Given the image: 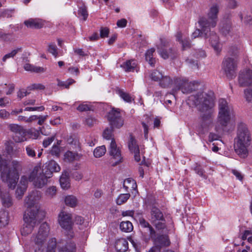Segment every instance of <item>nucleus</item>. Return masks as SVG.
<instances>
[{
    "mask_svg": "<svg viewBox=\"0 0 252 252\" xmlns=\"http://www.w3.org/2000/svg\"><path fill=\"white\" fill-rule=\"evenodd\" d=\"M22 50L21 48H17L16 49L12 50L10 53L4 55L2 58V61L4 62L7 59L13 58L18 52H20Z\"/></svg>",
    "mask_w": 252,
    "mask_h": 252,
    "instance_id": "obj_43",
    "label": "nucleus"
},
{
    "mask_svg": "<svg viewBox=\"0 0 252 252\" xmlns=\"http://www.w3.org/2000/svg\"><path fill=\"white\" fill-rule=\"evenodd\" d=\"M150 220L158 230L166 228V220L161 211L156 206H153L150 211Z\"/></svg>",
    "mask_w": 252,
    "mask_h": 252,
    "instance_id": "obj_11",
    "label": "nucleus"
},
{
    "mask_svg": "<svg viewBox=\"0 0 252 252\" xmlns=\"http://www.w3.org/2000/svg\"><path fill=\"white\" fill-rule=\"evenodd\" d=\"M61 242L58 244L59 252H76V244L72 240L66 242L64 246H61Z\"/></svg>",
    "mask_w": 252,
    "mask_h": 252,
    "instance_id": "obj_21",
    "label": "nucleus"
},
{
    "mask_svg": "<svg viewBox=\"0 0 252 252\" xmlns=\"http://www.w3.org/2000/svg\"><path fill=\"white\" fill-rule=\"evenodd\" d=\"M45 110V107L43 106L39 107H27L24 110L27 111H43Z\"/></svg>",
    "mask_w": 252,
    "mask_h": 252,
    "instance_id": "obj_60",
    "label": "nucleus"
},
{
    "mask_svg": "<svg viewBox=\"0 0 252 252\" xmlns=\"http://www.w3.org/2000/svg\"><path fill=\"white\" fill-rule=\"evenodd\" d=\"M120 228L124 232H129L133 230V225L129 221H124L120 223Z\"/></svg>",
    "mask_w": 252,
    "mask_h": 252,
    "instance_id": "obj_31",
    "label": "nucleus"
},
{
    "mask_svg": "<svg viewBox=\"0 0 252 252\" xmlns=\"http://www.w3.org/2000/svg\"><path fill=\"white\" fill-rule=\"evenodd\" d=\"M26 189H26L24 187L18 186L15 191L16 197L18 199H21Z\"/></svg>",
    "mask_w": 252,
    "mask_h": 252,
    "instance_id": "obj_45",
    "label": "nucleus"
},
{
    "mask_svg": "<svg viewBox=\"0 0 252 252\" xmlns=\"http://www.w3.org/2000/svg\"><path fill=\"white\" fill-rule=\"evenodd\" d=\"M25 25L29 28L40 29L44 24L42 20L40 19H29L24 22Z\"/></svg>",
    "mask_w": 252,
    "mask_h": 252,
    "instance_id": "obj_22",
    "label": "nucleus"
},
{
    "mask_svg": "<svg viewBox=\"0 0 252 252\" xmlns=\"http://www.w3.org/2000/svg\"><path fill=\"white\" fill-rule=\"evenodd\" d=\"M151 239L154 240L155 244L159 248L169 246L170 244L169 237L166 235H158L156 237V233L153 238H151Z\"/></svg>",
    "mask_w": 252,
    "mask_h": 252,
    "instance_id": "obj_20",
    "label": "nucleus"
},
{
    "mask_svg": "<svg viewBox=\"0 0 252 252\" xmlns=\"http://www.w3.org/2000/svg\"><path fill=\"white\" fill-rule=\"evenodd\" d=\"M57 191L56 187L55 186H52L48 188L46 190V194L50 197L54 196Z\"/></svg>",
    "mask_w": 252,
    "mask_h": 252,
    "instance_id": "obj_58",
    "label": "nucleus"
},
{
    "mask_svg": "<svg viewBox=\"0 0 252 252\" xmlns=\"http://www.w3.org/2000/svg\"><path fill=\"white\" fill-rule=\"evenodd\" d=\"M60 182L61 187L63 189H67L69 187V181L68 178V173L66 171H64L60 179Z\"/></svg>",
    "mask_w": 252,
    "mask_h": 252,
    "instance_id": "obj_27",
    "label": "nucleus"
},
{
    "mask_svg": "<svg viewBox=\"0 0 252 252\" xmlns=\"http://www.w3.org/2000/svg\"><path fill=\"white\" fill-rule=\"evenodd\" d=\"M157 49L158 54L164 59L175 57V50L169 47L165 40L161 39V43L157 46Z\"/></svg>",
    "mask_w": 252,
    "mask_h": 252,
    "instance_id": "obj_13",
    "label": "nucleus"
},
{
    "mask_svg": "<svg viewBox=\"0 0 252 252\" xmlns=\"http://www.w3.org/2000/svg\"><path fill=\"white\" fill-rule=\"evenodd\" d=\"M108 120L111 125L110 127L106 128L103 133V137L107 140H110L112 137V133L114 127L119 128L124 125V120L121 117L120 112L113 109L110 111L107 116Z\"/></svg>",
    "mask_w": 252,
    "mask_h": 252,
    "instance_id": "obj_6",
    "label": "nucleus"
},
{
    "mask_svg": "<svg viewBox=\"0 0 252 252\" xmlns=\"http://www.w3.org/2000/svg\"><path fill=\"white\" fill-rule=\"evenodd\" d=\"M40 198V193L36 190L32 191L25 199V204L29 208L26 212L32 209H36L39 212L36 203Z\"/></svg>",
    "mask_w": 252,
    "mask_h": 252,
    "instance_id": "obj_14",
    "label": "nucleus"
},
{
    "mask_svg": "<svg viewBox=\"0 0 252 252\" xmlns=\"http://www.w3.org/2000/svg\"><path fill=\"white\" fill-rule=\"evenodd\" d=\"M200 28L201 30L199 29H196L192 34V38H195L198 36H199L201 34H204V37L207 38L208 37L209 34H210V43L211 44V46L214 48V50L216 52L217 54L220 53V50H219V37L218 36H217L216 34V33H214L213 32H211V33H210V32H209L207 33V35H205V34L203 32L202 28L200 26Z\"/></svg>",
    "mask_w": 252,
    "mask_h": 252,
    "instance_id": "obj_12",
    "label": "nucleus"
},
{
    "mask_svg": "<svg viewBox=\"0 0 252 252\" xmlns=\"http://www.w3.org/2000/svg\"><path fill=\"white\" fill-rule=\"evenodd\" d=\"M60 147L57 145H54L50 151V153L52 155L55 156L57 157L60 156Z\"/></svg>",
    "mask_w": 252,
    "mask_h": 252,
    "instance_id": "obj_52",
    "label": "nucleus"
},
{
    "mask_svg": "<svg viewBox=\"0 0 252 252\" xmlns=\"http://www.w3.org/2000/svg\"><path fill=\"white\" fill-rule=\"evenodd\" d=\"M78 14L83 17V19L86 20L88 17V14L87 8L85 6L83 5L79 7L78 10Z\"/></svg>",
    "mask_w": 252,
    "mask_h": 252,
    "instance_id": "obj_48",
    "label": "nucleus"
},
{
    "mask_svg": "<svg viewBox=\"0 0 252 252\" xmlns=\"http://www.w3.org/2000/svg\"><path fill=\"white\" fill-rule=\"evenodd\" d=\"M78 157V154L71 151L66 152L64 155V159L68 162H72L76 159Z\"/></svg>",
    "mask_w": 252,
    "mask_h": 252,
    "instance_id": "obj_38",
    "label": "nucleus"
},
{
    "mask_svg": "<svg viewBox=\"0 0 252 252\" xmlns=\"http://www.w3.org/2000/svg\"><path fill=\"white\" fill-rule=\"evenodd\" d=\"M9 128L10 129V130L13 132V134H15L19 131L21 130L22 128H23V127L21 126H20L16 124H11L9 126Z\"/></svg>",
    "mask_w": 252,
    "mask_h": 252,
    "instance_id": "obj_54",
    "label": "nucleus"
},
{
    "mask_svg": "<svg viewBox=\"0 0 252 252\" xmlns=\"http://www.w3.org/2000/svg\"><path fill=\"white\" fill-rule=\"evenodd\" d=\"M36 146L35 144L29 145L26 147L27 155L31 158H34L36 156L35 149Z\"/></svg>",
    "mask_w": 252,
    "mask_h": 252,
    "instance_id": "obj_37",
    "label": "nucleus"
},
{
    "mask_svg": "<svg viewBox=\"0 0 252 252\" xmlns=\"http://www.w3.org/2000/svg\"><path fill=\"white\" fill-rule=\"evenodd\" d=\"M24 68L27 71H30L36 73L43 72L45 71V70L43 67L34 66L29 63L25 64L24 65Z\"/></svg>",
    "mask_w": 252,
    "mask_h": 252,
    "instance_id": "obj_34",
    "label": "nucleus"
},
{
    "mask_svg": "<svg viewBox=\"0 0 252 252\" xmlns=\"http://www.w3.org/2000/svg\"><path fill=\"white\" fill-rule=\"evenodd\" d=\"M227 6L231 9L236 8L238 3L236 0H226Z\"/></svg>",
    "mask_w": 252,
    "mask_h": 252,
    "instance_id": "obj_56",
    "label": "nucleus"
},
{
    "mask_svg": "<svg viewBox=\"0 0 252 252\" xmlns=\"http://www.w3.org/2000/svg\"><path fill=\"white\" fill-rule=\"evenodd\" d=\"M49 233V226L46 222L42 223L36 235L34 241L36 247L34 252H44V243L46 241Z\"/></svg>",
    "mask_w": 252,
    "mask_h": 252,
    "instance_id": "obj_9",
    "label": "nucleus"
},
{
    "mask_svg": "<svg viewBox=\"0 0 252 252\" xmlns=\"http://www.w3.org/2000/svg\"><path fill=\"white\" fill-rule=\"evenodd\" d=\"M137 66V63L134 60H128L121 65L126 72L133 71Z\"/></svg>",
    "mask_w": 252,
    "mask_h": 252,
    "instance_id": "obj_26",
    "label": "nucleus"
},
{
    "mask_svg": "<svg viewBox=\"0 0 252 252\" xmlns=\"http://www.w3.org/2000/svg\"><path fill=\"white\" fill-rule=\"evenodd\" d=\"M45 86L41 84H33L27 88L28 90L31 91L34 90H44Z\"/></svg>",
    "mask_w": 252,
    "mask_h": 252,
    "instance_id": "obj_51",
    "label": "nucleus"
},
{
    "mask_svg": "<svg viewBox=\"0 0 252 252\" xmlns=\"http://www.w3.org/2000/svg\"><path fill=\"white\" fill-rule=\"evenodd\" d=\"M97 120L94 118L89 116L86 119L85 122L86 124L87 125L89 126H93L97 123Z\"/></svg>",
    "mask_w": 252,
    "mask_h": 252,
    "instance_id": "obj_50",
    "label": "nucleus"
},
{
    "mask_svg": "<svg viewBox=\"0 0 252 252\" xmlns=\"http://www.w3.org/2000/svg\"><path fill=\"white\" fill-rule=\"evenodd\" d=\"M239 83L241 86L246 87L252 84V71L247 69L241 72L239 77Z\"/></svg>",
    "mask_w": 252,
    "mask_h": 252,
    "instance_id": "obj_18",
    "label": "nucleus"
},
{
    "mask_svg": "<svg viewBox=\"0 0 252 252\" xmlns=\"http://www.w3.org/2000/svg\"><path fill=\"white\" fill-rule=\"evenodd\" d=\"M30 92L24 89H20L17 92V97L20 99L29 94Z\"/></svg>",
    "mask_w": 252,
    "mask_h": 252,
    "instance_id": "obj_61",
    "label": "nucleus"
},
{
    "mask_svg": "<svg viewBox=\"0 0 252 252\" xmlns=\"http://www.w3.org/2000/svg\"><path fill=\"white\" fill-rule=\"evenodd\" d=\"M71 220V215L68 213L62 211L59 214V224L64 230L65 235L69 239L74 237V232L73 230V222Z\"/></svg>",
    "mask_w": 252,
    "mask_h": 252,
    "instance_id": "obj_10",
    "label": "nucleus"
},
{
    "mask_svg": "<svg viewBox=\"0 0 252 252\" xmlns=\"http://www.w3.org/2000/svg\"><path fill=\"white\" fill-rule=\"evenodd\" d=\"M38 210L32 209L25 212L24 215V224L21 229L22 235H27L32 233L37 222Z\"/></svg>",
    "mask_w": 252,
    "mask_h": 252,
    "instance_id": "obj_8",
    "label": "nucleus"
},
{
    "mask_svg": "<svg viewBox=\"0 0 252 252\" xmlns=\"http://www.w3.org/2000/svg\"><path fill=\"white\" fill-rule=\"evenodd\" d=\"M44 172L50 171L51 177L53 172H58L61 170V167L57 162L52 160L49 161L44 168H41Z\"/></svg>",
    "mask_w": 252,
    "mask_h": 252,
    "instance_id": "obj_23",
    "label": "nucleus"
},
{
    "mask_svg": "<svg viewBox=\"0 0 252 252\" xmlns=\"http://www.w3.org/2000/svg\"><path fill=\"white\" fill-rule=\"evenodd\" d=\"M64 202L66 205L71 207H74L77 205V199L73 195H68L65 197Z\"/></svg>",
    "mask_w": 252,
    "mask_h": 252,
    "instance_id": "obj_33",
    "label": "nucleus"
},
{
    "mask_svg": "<svg viewBox=\"0 0 252 252\" xmlns=\"http://www.w3.org/2000/svg\"><path fill=\"white\" fill-rule=\"evenodd\" d=\"M56 247V240L55 238H52L48 241L46 252H55Z\"/></svg>",
    "mask_w": 252,
    "mask_h": 252,
    "instance_id": "obj_36",
    "label": "nucleus"
},
{
    "mask_svg": "<svg viewBox=\"0 0 252 252\" xmlns=\"http://www.w3.org/2000/svg\"><path fill=\"white\" fill-rule=\"evenodd\" d=\"M194 170L196 173H197L200 176L204 178H206V176L205 174V171L200 165L197 164L194 167Z\"/></svg>",
    "mask_w": 252,
    "mask_h": 252,
    "instance_id": "obj_49",
    "label": "nucleus"
},
{
    "mask_svg": "<svg viewBox=\"0 0 252 252\" xmlns=\"http://www.w3.org/2000/svg\"><path fill=\"white\" fill-rule=\"evenodd\" d=\"M109 33V29L107 27H101L100 29V36L101 38L108 37Z\"/></svg>",
    "mask_w": 252,
    "mask_h": 252,
    "instance_id": "obj_53",
    "label": "nucleus"
},
{
    "mask_svg": "<svg viewBox=\"0 0 252 252\" xmlns=\"http://www.w3.org/2000/svg\"><path fill=\"white\" fill-rule=\"evenodd\" d=\"M174 84V79L172 80L168 76H164L160 80L159 85L162 88H168L170 86L171 83Z\"/></svg>",
    "mask_w": 252,
    "mask_h": 252,
    "instance_id": "obj_29",
    "label": "nucleus"
},
{
    "mask_svg": "<svg viewBox=\"0 0 252 252\" xmlns=\"http://www.w3.org/2000/svg\"><path fill=\"white\" fill-rule=\"evenodd\" d=\"M57 81L58 86L63 87L66 89H68L71 85L75 83V81L72 79H68L65 81H62L57 79Z\"/></svg>",
    "mask_w": 252,
    "mask_h": 252,
    "instance_id": "obj_42",
    "label": "nucleus"
},
{
    "mask_svg": "<svg viewBox=\"0 0 252 252\" xmlns=\"http://www.w3.org/2000/svg\"><path fill=\"white\" fill-rule=\"evenodd\" d=\"M199 83L196 81L190 82L186 77L180 76L174 78V87L172 94L175 95L178 91H181L183 94H188L195 91Z\"/></svg>",
    "mask_w": 252,
    "mask_h": 252,
    "instance_id": "obj_5",
    "label": "nucleus"
},
{
    "mask_svg": "<svg viewBox=\"0 0 252 252\" xmlns=\"http://www.w3.org/2000/svg\"><path fill=\"white\" fill-rule=\"evenodd\" d=\"M219 11V5L217 4H213L208 12V18L202 17L199 19L198 24L206 35L209 32H211V28H214L216 26Z\"/></svg>",
    "mask_w": 252,
    "mask_h": 252,
    "instance_id": "obj_4",
    "label": "nucleus"
},
{
    "mask_svg": "<svg viewBox=\"0 0 252 252\" xmlns=\"http://www.w3.org/2000/svg\"><path fill=\"white\" fill-rule=\"evenodd\" d=\"M215 99L214 94L212 92L198 93L189 97V100L192 102L198 111L201 112V121L196 128L200 134H204L212 122V109L215 105Z\"/></svg>",
    "mask_w": 252,
    "mask_h": 252,
    "instance_id": "obj_1",
    "label": "nucleus"
},
{
    "mask_svg": "<svg viewBox=\"0 0 252 252\" xmlns=\"http://www.w3.org/2000/svg\"><path fill=\"white\" fill-rule=\"evenodd\" d=\"M155 51V49L154 48H151L145 53L146 60L152 66H154L156 63L155 59L153 58V54Z\"/></svg>",
    "mask_w": 252,
    "mask_h": 252,
    "instance_id": "obj_28",
    "label": "nucleus"
},
{
    "mask_svg": "<svg viewBox=\"0 0 252 252\" xmlns=\"http://www.w3.org/2000/svg\"><path fill=\"white\" fill-rule=\"evenodd\" d=\"M51 177L50 171L44 172L39 166H36L31 173L29 179L32 182L35 187L41 188L47 182L48 179Z\"/></svg>",
    "mask_w": 252,
    "mask_h": 252,
    "instance_id": "obj_7",
    "label": "nucleus"
},
{
    "mask_svg": "<svg viewBox=\"0 0 252 252\" xmlns=\"http://www.w3.org/2000/svg\"><path fill=\"white\" fill-rule=\"evenodd\" d=\"M77 110L80 112L94 111V107L91 104L90 102H84L77 107Z\"/></svg>",
    "mask_w": 252,
    "mask_h": 252,
    "instance_id": "obj_32",
    "label": "nucleus"
},
{
    "mask_svg": "<svg viewBox=\"0 0 252 252\" xmlns=\"http://www.w3.org/2000/svg\"><path fill=\"white\" fill-rule=\"evenodd\" d=\"M124 183L126 184L127 186H131V188L133 189H135L137 188V185L135 181L131 178H127L126 179Z\"/></svg>",
    "mask_w": 252,
    "mask_h": 252,
    "instance_id": "obj_55",
    "label": "nucleus"
},
{
    "mask_svg": "<svg viewBox=\"0 0 252 252\" xmlns=\"http://www.w3.org/2000/svg\"><path fill=\"white\" fill-rule=\"evenodd\" d=\"M48 51L56 58L58 56L57 47L54 43H51L49 44Z\"/></svg>",
    "mask_w": 252,
    "mask_h": 252,
    "instance_id": "obj_47",
    "label": "nucleus"
},
{
    "mask_svg": "<svg viewBox=\"0 0 252 252\" xmlns=\"http://www.w3.org/2000/svg\"><path fill=\"white\" fill-rule=\"evenodd\" d=\"M133 218L139 223L143 228H147L149 232V236L151 238H153L155 235L156 230L153 226L147 221L143 217L142 213H134Z\"/></svg>",
    "mask_w": 252,
    "mask_h": 252,
    "instance_id": "obj_15",
    "label": "nucleus"
},
{
    "mask_svg": "<svg viewBox=\"0 0 252 252\" xmlns=\"http://www.w3.org/2000/svg\"><path fill=\"white\" fill-rule=\"evenodd\" d=\"M0 199L2 205L5 208H9L13 206V201L9 192L0 187Z\"/></svg>",
    "mask_w": 252,
    "mask_h": 252,
    "instance_id": "obj_17",
    "label": "nucleus"
},
{
    "mask_svg": "<svg viewBox=\"0 0 252 252\" xmlns=\"http://www.w3.org/2000/svg\"><path fill=\"white\" fill-rule=\"evenodd\" d=\"M162 77L163 74L157 70L153 71L150 75L151 78L155 81H160Z\"/></svg>",
    "mask_w": 252,
    "mask_h": 252,
    "instance_id": "obj_44",
    "label": "nucleus"
},
{
    "mask_svg": "<svg viewBox=\"0 0 252 252\" xmlns=\"http://www.w3.org/2000/svg\"><path fill=\"white\" fill-rule=\"evenodd\" d=\"M28 183V178L25 176H22V177L21 178L20 183L18 185V186H21V187H24L26 189H27Z\"/></svg>",
    "mask_w": 252,
    "mask_h": 252,
    "instance_id": "obj_62",
    "label": "nucleus"
},
{
    "mask_svg": "<svg viewBox=\"0 0 252 252\" xmlns=\"http://www.w3.org/2000/svg\"><path fill=\"white\" fill-rule=\"evenodd\" d=\"M130 195L129 193L121 194L116 200V203L118 205H120L126 202L129 198Z\"/></svg>",
    "mask_w": 252,
    "mask_h": 252,
    "instance_id": "obj_40",
    "label": "nucleus"
},
{
    "mask_svg": "<svg viewBox=\"0 0 252 252\" xmlns=\"http://www.w3.org/2000/svg\"><path fill=\"white\" fill-rule=\"evenodd\" d=\"M27 132L25 129L22 128L19 132L13 134L12 137L13 140L16 142H21L27 140Z\"/></svg>",
    "mask_w": 252,
    "mask_h": 252,
    "instance_id": "obj_25",
    "label": "nucleus"
},
{
    "mask_svg": "<svg viewBox=\"0 0 252 252\" xmlns=\"http://www.w3.org/2000/svg\"><path fill=\"white\" fill-rule=\"evenodd\" d=\"M127 241L124 238L119 239L115 242V249L118 252H125L128 248Z\"/></svg>",
    "mask_w": 252,
    "mask_h": 252,
    "instance_id": "obj_24",
    "label": "nucleus"
},
{
    "mask_svg": "<svg viewBox=\"0 0 252 252\" xmlns=\"http://www.w3.org/2000/svg\"><path fill=\"white\" fill-rule=\"evenodd\" d=\"M55 140V136H52L50 137L45 138L43 141V146L44 148L47 147L49 146L53 141Z\"/></svg>",
    "mask_w": 252,
    "mask_h": 252,
    "instance_id": "obj_57",
    "label": "nucleus"
},
{
    "mask_svg": "<svg viewBox=\"0 0 252 252\" xmlns=\"http://www.w3.org/2000/svg\"><path fill=\"white\" fill-rule=\"evenodd\" d=\"M231 29L230 22L227 20L225 24L223 25V27L221 28V35L226 36L229 33Z\"/></svg>",
    "mask_w": 252,
    "mask_h": 252,
    "instance_id": "obj_46",
    "label": "nucleus"
},
{
    "mask_svg": "<svg viewBox=\"0 0 252 252\" xmlns=\"http://www.w3.org/2000/svg\"><path fill=\"white\" fill-rule=\"evenodd\" d=\"M235 118L232 106L221 99V135L231 132L235 126Z\"/></svg>",
    "mask_w": 252,
    "mask_h": 252,
    "instance_id": "obj_3",
    "label": "nucleus"
},
{
    "mask_svg": "<svg viewBox=\"0 0 252 252\" xmlns=\"http://www.w3.org/2000/svg\"><path fill=\"white\" fill-rule=\"evenodd\" d=\"M109 152L110 156L115 160V163L113 164V165H116L118 163L122 162V157L121 151L119 148L117 147L116 142L114 139H112L110 143Z\"/></svg>",
    "mask_w": 252,
    "mask_h": 252,
    "instance_id": "obj_16",
    "label": "nucleus"
},
{
    "mask_svg": "<svg viewBox=\"0 0 252 252\" xmlns=\"http://www.w3.org/2000/svg\"><path fill=\"white\" fill-rule=\"evenodd\" d=\"M8 213L5 211L0 212V227H3L8 223Z\"/></svg>",
    "mask_w": 252,
    "mask_h": 252,
    "instance_id": "obj_35",
    "label": "nucleus"
},
{
    "mask_svg": "<svg viewBox=\"0 0 252 252\" xmlns=\"http://www.w3.org/2000/svg\"><path fill=\"white\" fill-rule=\"evenodd\" d=\"M251 132L246 124L240 123L237 125L236 136L234 138V147L235 152L241 157L245 158L248 155V147L251 144Z\"/></svg>",
    "mask_w": 252,
    "mask_h": 252,
    "instance_id": "obj_2",
    "label": "nucleus"
},
{
    "mask_svg": "<svg viewBox=\"0 0 252 252\" xmlns=\"http://www.w3.org/2000/svg\"><path fill=\"white\" fill-rule=\"evenodd\" d=\"M224 66L227 77L232 79L235 76V69L236 66L234 61L229 58L226 59L224 61Z\"/></svg>",
    "mask_w": 252,
    "mask_h": 252,
    "instance_id": "obj_19",
    "label": "nucleus"
},
{
    "mask_svg": "<svg viewBox=\"0 0 252 252\" xmlns=\"http://www.w3.org/2000/svg\"><path fill=\"white\" fill-rule=\"evenodd\" d=\"M106 152L105 146H101L96 148L94 151V155L96 158L102 157Z\"/></svg>",
    "mask_w": 252,
    "mask_h": 252,
    "instance_id": "obj_41",
    "label": "nucleus"
},
{
    "mask_svg": "<svg viewBox=\"0 0 252 252\" xmlns=\"http://www.w3.org/2000/svg\"><path fill=\"white\" fill-rule=\"evenodd\" d=\"M128 145L129 150L132 153L138 152L139 150V146L137 144L136 141L132 135L130 136Z\"/></svg>",
    "mask_w": 252,
    "mask_h": 252,
    "instance_id": "obj_30",
    "label": "nucleus"
},
{
    "mask_svg": "<svg viewBox=\"0 0 252 252\" xmlns=\"http://www.w3.org/2000/svg\"><path fill=\"white\" fill-rule=\"evenodd\" d=\"M186 63L192 68H197V62L192 59H188L186 61Z\"/></svg>",
    "mask_w": 252,
    "mask_h": 252,
    "instance_id": "obj_63",
    "label": "nucleus"
},
{
    "mask_svg": "<svg viewBox=\"0 0 252 252\" xmlns=\"http://www.w3.org/2000/svg\"><path fill=\"white\" fill-rule=\"evenodd\" d=\"M118 93L120 96L126 102L130 103L134 99L130 94L122 90H119Z\"/></svg>",
    "mask_w": 252,
    "mask_h": 252,
    "instance_id": "obj_39",
    "label": "nucleus"
},
{
    "mask_svg": "<svg viewBox=\"0 0 252 252\" xmlns=\"http://www.w3.org/2000/svg\"><path fill=\"white\" fill-rule=\"evenodd\" d=\"M10 103V99L7 97L0 98V106L5 107Z\"/></svg>",
    "mask_w": 252,
    "mask_h": 252,
    "instance_id": "obj_64",
    "label": "nucleus"
},
{
    "mask_svg": "<svg viewBox=\"0 0 252 252\" xmlns=\"http://www.w3.org/2000/svg\"><path fill=\"white\" fill-rule=\"evenodd\" d=\"M245 97L248 101L252 99V89H247L244 91Z\"/></svg>",
    "mask_w": 252,
    "mask_h": 252,
    "instance_id": "obj_59",
    "label": "nucleus"
}]
</instances>
